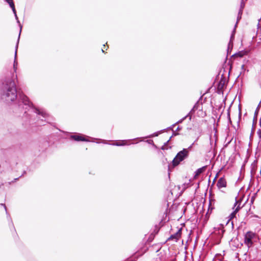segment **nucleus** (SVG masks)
<instances>
[{
    "label": "nucleus",
    "mask_w": 261,
    "mask_h": 261,
    "mask_svg": "<svg viewBox=\"0 0 261 261\" xmlns=\"http://www.w3.org/2000/svg\"><path fill=\"white\" fill-rule=\"evenodd\" d=\"M18 111L22 112L23 110V117L29 119L30 123H33V121L30 118V115L28 112H33L36 114L37 121L35 123L38 125H44L45 122H47L48 114L43 109H39L34 106L29 98L23 94L19 96L18 103L17 106Z\"/></svg>",
    "instance_id": "f257e3e1"
},
{
    "label": "nucleus",
    "mask_w": 261,
    "mask_h": 261,
    "mask_svg": "<svg viewBox=\"0 0 261 261\" xmlns=\"http://www.w3.org/2000/svg\"><path fill=\"white\" fill-rule=\"evenodd\" d=\"M15 80H17V75H13L12 78H6L3 82L1 89V97L7 103L14 101L17 97Z\"/></svg>",
    "instance_id": "f03ea898"
},
{
    "label": "nucleus",
    "mask_w": 261,
    "mask_h": 261,
    "mask_svg": "<svg viewBox=\"0 0 261 261\" xmlns=\"http://www.w3.org/2000/svg\"><path fill=\"white\" fill-rule=\"evenodd\" d=\"M189 153L188 149L186 148L179 151L172 161L173 166H177L181 162L187 159L189 156Z\"/></svg>",
    "instance_id": "7ed1b4c3"
},
{
    "label": "nucleus",
    "mask_w": 261,
    "mask_h": 261,
    "mask_svg": "<svg viewBox=\"0 0 261 261\" xmlns=\"http://www.w3.org/2000/svg\"><path fill=\"white\" fill-rule=\"evenodd\" d=\"M255 236V233L252 231H249L245 235L244 243L248 246H251L253 244L252 240Z\"/></svg>",
    "instance_id": "20e7f679"
},
{
    "label": "nucleus",
    "mask_w": 261,
    "mask_h": 261,
    "mask_svg": "<svg viewBox=\"0 0 261 261\" xmlns=\"http://www.w3.org/2000/svg\"><path fill=\"white\" fill-rule=\"evenodd\" d=\"M225 78L223 76V75H222L221 78L219 82H218L217 86V88L218 90H221L223 89L225 84Z\"/></svg>",
    "instance_id": "39448f33"
},
{
    "label": "nucleus",
    "mask_w": 261,
    "mask_h": 261,
    "mask_svg": "<svg viewBox=\"0 0 261 261\" xmlns=\"http://www.w3.org/2000/svg\"><path fill=\"white\" fill-rule=\"evenodd\" d=\"M181 233V229H179L178 230V231L174 234H172L170 238H169L168 240H175L176 241H177L179 238L180 237Z\"/></svg>",
    "instance_id": "423d86ee"
},
{
    "label": "nucleus",
    "mask_w": 261,
    "mask_h": 261,
    "mask_svg": "<svg viewBox=\"0 0 261 261\" xmlns=\"http://www.w3.org/2000/svg\"><path fill=\"white\" fill-rule=\"evenodd\" d=\"M71 138L73 139L74 140L76 141H89L88 140L86 139L83 136L81 135H74L71 136Z\"/></svg>",
    "instance_id": "0eeeda50"
},
{
    "label": "nucleus",
    "mask_w": 261,
    "mask_h": 261,
    "mask_svg": "<svg viewBox=\"0 0 261 261\" xmlns=\"http://www.w3.org/2000/svg\"><path fill=\"white\" fill-rule=\"evenodd\" d=\"M217 186L219 189L225 187L226 186V181L225 179L223 177L219 178L217 183Z\"/></svg>",
    "instance_id": "6e6552de"
},
{
    "label": "nucleus",
    "mask_w": 261,
    "mask_h": 261,
    "mask_svg": "<svg viewBox=\"0 0 261 261\" xmlns=\"http://www.w3.org/2000/svg\"><path fill=\"white\" fill-rule=\"evenodd\" d=\"M257 161H254L251 165V177H253V175L255 174L256 169H257Z\"/></svg>",
    "instance_id": "1a4fd4ad"
},
{
    "label": "nucleus",
    "mask_w": 261,
    "mask_h": 261,
    "mask_svg": "<svg viewBox=\"0 0 261 261\" xmlns=\"http://www.w3.org/2000/svg\"><path fill=\"white\" fill-rule=\"evenodd\" d=\"M235 32H236V30H235V28L234 29L233 32H232V33L230 36V41L228 44V48H227V54H228V50L229 49H230V48H232V40L234 39V33H235Z\"/></svg>",
    "instance_id": "9d476101"
},
{
    "label": "nucleus",
    "mask_w": 261,
    "mask_h": 261,
    "mask_svg": "<svg viewBox=\"0 0 261 261\" xmlns=\"http://www.w3.org/2000/svg\"><path fill=\"white\" fill-rule=\"evenodd\" d=\"M18 42H17V44H16V46L15 47V58H14V64H13V68H14V71L15 72H16V70H17V61H16V54H17V48H18Z\"/></svg>",
    "instance_id": "9b49d317"
},
{
    "label": "nucleus",
    "mask_w": 261,
    "mask_h": 261,
    "mask_svg": "<svg viewBox=\"0 0 261 261\" xmlns=\"http://www.w3.org/2000/svg\"><path fill=\"white\" fill-rule=\"evenodd\" d=\"M206 167V166H203L201 168H198L197 170H196V171L195 172L194 178H196L201 173L205 171Z\"/></svg>",
    "instance_id": "f8f14e48"
},
{
    "label": "nucleus",
    "mask_w": 261,
    "mask_h": 261,
    "mask_svg": "<svg viewBox=\"0 0 261 261\" xmlns=\"http://www.w3.org/2000/svg\"><path fill=\"white\" fill-rule=\"evenodd\" d=\"M245 2H244V0H242V2L241 3V4H240V10H239V15H241L242 13H243V9L245 7ZM241 17V16L239 17V16H238V20L240 19Z\"/></svg>",
    "instance_id": "ddd939ff"
},
{
    "label": "nucleus",
    "mask_w": 261,
    "mask_h": 261,
    "mask_svg": "<svg viewBox=\"0 0 261 261\" xmlns=\"http://www.w3.org/2000/svg\"><path fill=\"white\" fill-rule=\"evenodd\" d=\"M9 5L10 7L12 8L14 14H16V11L15 8L13 0H5Z\"/></svg>",
    "instance_id": "4468645a"
},
{
    "label": "nucleus",
    "mask_w": 261,
    "mask_h": 261,
    "mask_svg": "<svg viewBox=\"0 0 261 261\" xmlns=\"http://www.w3.org/2000/svg\"><path fill=\"white\" fill-rule=\"evenodd\" d=\"M215 230L214 232L217 233L221 236V237H222L225 230L221 227H218V228L215 227Z\"/></svg>",
    "instance_id": "2eb2a0df"
},
{
    "label": "nucleus",
    "mask_w": 261,
    "mask_h": 261,
    "mask_svg": "<svg viewBox=\"0 0 261 261\" xmlns=\"http://www.w3.org/2000/svg\"><path fill=\"white\" fill-rule=\"evenodd\" d=\"M240 207L239 205H238L235 209V210L232 212L229 217H230V219H231L232 218H233L235 216H236V215L237 214V213L239 211V210H240Z\"/></svg>",
    "instance_id": "dca6fc26"
},
{
    "label": "nucleus",
    "mask_w": 261,
    "mask_h": 261,
    "mask_svg": "<svg viewBox=\"0 0 261 261\" xmlns=\"http://www.w3.org/2000/svg\"><path fill=\"white\" fill-rule=\"evenodd\" d=\"M14 15H15V17L16 20H17V22L19 24V27H20V31H19V36H18V40H17L18 42H19V40L20 35V33H21V29H22V26L20 24V21L18 20V18L17 17V14H14Z\"/></svg>",
    "instance_id": "f3484780"
},
{
    "label": "nucleus",
    "mask_w": 261,
    "mask_h": 261,
    "mask_svg": "<svg viewBox=\"0 0 261 261\" xmlns=\"http://www.w3.org/2000/svg\"><path fill=\"white\" fill-rule=\"evenodd\" d=\"M127 141H128L127 140H123V141H122V143L117 142V143L113 144L112 145H116L117 146H124V145H128L127 144Z\"/></svg>",
    "instance_id": "a211bd4d"
},
{
    "label": "nucleus",
    "mask_w": 261,
    "mask_h": 261,
    "mask_svg": "<svg viewBox=\"0 0 261 261\" xmlns=\"http://www.w3.org/2000/svg\"><path fill=\"white\" fill-rule=\"evenodd\" d=\"M245 55L243 51H239L232 55V56H237L239 57H242Z\"/></svg>",
    "instance_id": "6ab92c4d"
},
{
    "label": "nucleus",
    "mask_w": 261,
    "mask_h": 261,
    "mask_svg": "<svg viewBox=\"0 0 261 261\" xmlns=\"http://www.w3.org/2000/svg\"><path fill=\"white\" fill-rule=\"evenodd\" d=\"M254 123H255V121H253V124H252V129H251V134H250V139H251L253 135V134H254V129H255V126H254Z\"/></svg>",
    "instance_id": "aec40b11"
},
{
    "label": "nucleus",
    "mask_w": 261,
    "mask_h": 261,
    "mask_svg": "<svg viewBox=\"0 0 261 261\" xmlns=\"http://www.w3.org/2000/svg\"><path fill=\"white\" fill-rule=\"evenodd\" d=\"M0 206H2V207H3V208H4L5 212H6V215L7 216V217H10V215L7 212V207L6 206V205L5 204H0Z\"/></svg>",
    "instance_id": "412c9836"
},
{
    "label": "nucleus",
    "mask_w": 261,
    "mask_h": 261,
    "mask_svg": "<svg viewBox=\"0 0 261 261\" xmlns=\"http://www.w3.org/2000/svg\"><path fill=\"white\" fill-rule=\"evenodd\" d=\"M257 135L258 139H259V141H258V143H259L261 142V129H258L257 130Z\"/></svg>",
    "instance_id": "4be33fe9"
},
{
    "label": "nucleus",
    "mask_w": 261,
    "mask_h": 261,
    "mask_svg": "<svg viewBox=\"0 0 261 261\" xmlns=\"http://www.w3.org/2000/svg\"><path fill=\"white\" fill-rule=\"evenodd\" d=\"M184 121V120H182V119L181 118V119H180L179 120L177 121L176 123H175L174 124H173V125H172L169 128H172L173 127H174L176 124H178V123H182V122Z\"/></svg>",
    "instance_id": "5701e85b"
},
{
    "label": "nucleus",
    "mask_w": 261,
    "mask_h": 261,
    "mask_svg": "<svg viewBox=\"0 0 261 261\" xmlns=\"http://www.w3.org/2000/svg\"><path fill=\"white\" fill-rule=\"evenodd\" d=\"M258 111H259V109H258V107H257L256 110H255V111L254 112L253 121H255V119H256L257 116V114H258Z\"/></svg>",
    "instance_id": "b1692460"
},
{
    "label": "nucleus",
    "mask_w": 261,
    "mask_h": 261,
    "mask_svg": "<svg viewBox=\"0 0 261 261\" xmlns=\"http://www.w3.org/2000/svg\"><path fill=\"white\" fill-rule=\"evenodd\" d=\"M2 173V171H1V166L0 165V174H1ZM3 185H4V184L3 182V181L0 180V189H3Z\"/></svg>",
    "instance_id": "393cba45"
},
{
    "label": "nucleus",
    "mask_w": 261,
    "mask_h": 261,
    "mask_svg": "<svg viewBox=\"0 0 261 261\" xmlns=\"http://www.w3.org/2000/svg\"><path fill=\"white\" fill-rule=\"evenodd\" d=\"M188 117L189 118V120H191L192 116H191V115H190V113H188L187 115H186L185 117L182 118V119L184 121L187 118H188Z\"/></svg>",
    "instance_id": "a878e982"
},
{
    "label": "nucleus",
    "mask_w": 261,
    "mask_h": 261,
    "mask_svg": "<svg viewBox=\"0 0 261 261\" xmlns=\"http://www.w3.org/2000/svg\"><path fill=\"white\" fill-rule=\"evenodd\" d=\"M198 107H199V103H198V102L197 101L194 106L193 107V109L196 110L198 109Z\"/></svg>",
    "instance_id": "bb28decb"
},
{
    "label": "nucleus",
    "mask_w": 261,
    "mask_h": 261,
    "mask_svg": "<svg viewBox=\"0 0 261 261\" xmlns=\"http://www.w3.org/2000/svg\"><path fill=\"white\" fill-rule=\"evenodd\" d=\"M195 111V110L193 109V108H192V109L190 111V112L189 113H190V115H191V114L192 113H194Z\"/></svg>",
    "instance_id": "cd10ccee"
},
{
    "label": "nucleus",
    "mask_w": 261,
    "mask_h": 261,
    "mask_svg": "<svg viewBox=\"0 0 261 261\" xmlns=\"http://www.w3.org/2000/svg\"><path fill=\"white\" fill-rule=\"evenodd\" d=\"M194 144H195V142H193V143H192V144H191V145H190V146L187 148V149H188V151H189V150H190V149L192 148V147L193 145Z\"/></svg>",
    "instance_id": "c85d7f7f"
},
{
    "label": "nucleus",
    "mask_w": 261,
    "mask_h": 261,
    "mask_svg": "<svg viewBox=\"0 0 261 261\" xmlns=\"http://www.w3.org/2000/svg\"><path fill=\"white\" fill-rule=\"evenodd\" d=\"M254 197H255V195L251 197V203H252L253 202V201L254 200V198H255Z\"/></svg>",
    "instance_id": "c756f323"
},
{
    "label": "nucleus",
    "mask_w": 261,
    "mask_h": 261,
    "mask_svg": "<svg viewBox=\"0 0 261 261\" xmlns=\"http://www.w3.org/2000/svg\"><path fill=\"white\" fill-rule=\"evenodd\" d=\"M159 135V133L157 132V133H154L152 135H151V136H158Z\"/></svg>",
    "instance_id": "7c9ffc66"
},
{
    "label": "nucleus",
    "mask_w": 261,
    "mask_h": 261,
    "mask_svg": "<svg viewBox=\"0 0 261 261\" xmlns=\"http://www.w3.org/2000/svg\"><path fill=\"white\" fill-rule=\"evenodd\" d=\"M176 131H173V135H172L173 136H176V135H178V133H176Z\"/></svg>",
    "instance_id": "2f4dec72"
},
{
    "label": "nucleus",
    "mask_w": 261,
    "mask_h": 261,
    "mask_svg": "<svg viewBox=\"0 0 261 261\" xmlns=\"http://www.w3.org/2000/svg\"><path fill=\"white\" fill-rule=\"evenodd\" d=\"M181 129V127H180L179 126H178L177 127V128L176 129L175 131H178V130H180Z\"/></svg>",
    "instance_id": "473e14b6"
},
{
    "label": "nucleus",
    "mask_w": 261,
    "mask_h": 261,
    "mask_svg": "<svg viewBox=\"0 0 261 261\" xmlns=\"http://www.w3.org/2000/svg\"><path fill=\"white\" fill-rule=\"evenodd\" d=\"M258 235L261 239V229L258 231Z\"/></svg>",
    "instance_id": "72a5a7b5"
},
{
    "label": "nucleus",
    "mask_w": 261,
    "mask_h": 261,
    "mask_svg": "<svg viewBox=\"0 0 261 261\" xmlns=\"http://www.w3.org/2000/svg\"><path fill=\"white\" fill-rule=\"evenodd\" d=\"M244 68H245V65H242V66H241V68L242 70L244 69Z\"/></svg>",
    "instance_id": "f704fd0d"
},
{
    "label": "nucleus",
    "mask_w": 261,
    "mask_h": 261,
    "mask_svg": "<svg viewBox=\"0 0 261 261\" xmlns=\"http://www.w3.org/2000/svg\"><path fill=\"white\" fill-rule=\"evenodd\" d=\"M147 142H148V143H150V142H153L152 140H147L146 141Z\"/></svg>",
    "instance_id": "c9c22d12"
},
{
    "label": "nucleus",
    "mask_w": 261,
    "mask_h": 261,
    "mask_svg": "<svg viewBox=\"0 0 261 261\" xmlns=\"http://www.w3.org/2000/svg\"><path fill=\"white\" fill-rule=\"evenodd\" d=\"M171 137L170 138L169 140H167V141L165 143V145H166L167 143H168V142L170 141Z\"/></svg>",
    "instance_id": "e433bc0d"
},
{
    "label": "nucleus",
    "mask_w": 261,
    "mask_h": 261,
    "mask_svg": "<svg viewBox=\"0 0 261 261\" xmlns=\"http://www.w3.org/2000/svg\"><path fill=\"white\" fill-rule=\"evenodd\" d=\"M237 201H236L235 203L234 204V207H235L236 206V205L237 204Z\"/></svg>",
    "instance_id": "4c0bfd02"
},
{
    "label": "nucleus",
    "mask_w": 261,
    "mask_h": 261,
    "mask_svg": "<svg viewBox=\"0 0 261 261\" xmlns=\"http://www.w3.org/2000/svg\"><path fill=\"white\" fill-rule=\"evenodd\" d=\"M260 103H261V101H260V102L259 103V104H258V106H257V107H258V109H259V106H260Z\"/></svg>",
    "instance_id": "58836bf2"
},
{
    "label": "nucleus",
    "mask_w": 261,
    "mask_h": 261,
    "mask_svg": "<svg viewBox=\"0 0 261 261\" xmlns=\"http://www.w3.org/2000/svg\"><path fill=\"white\" fill-rule=\"evenodd\" d=\"M161 149H162V150H164V149H165L164 146H163L162 147Z\"/></svg>",
    "instance_id": "ea45409f"
},
{
    "label": "nucleus",
    "mask_w": 261,
    "mask_h": 261,
    "mask_svg": "<svg viewBox=\"0 0 261 261\" xmlns=\"http://www.w3.org/2000/svg\"><path fill=\"white\" fill-rule=\"evenodd\" d=\"M198 139H199V137H198V138L196 139V140L194 141V142H195H195H196L198 140Z\"/></svg>",
    "instance_id": "a19ab883"
},
{
    "label": "nucleus",
    "mask_w": 261,
    "mask_h": 261,
    "mask_svg": "<svg viewBox=\"0 0 261 261\" xmlns=\"http://www.w3.org/2000/svg\"><path fill=\"white\" fill-rule=\"evenodd\" d=\"M186 257H187V256H185V259H184V261H187V260H186Z\"/></svg>",
    "instance_id": "79ce46f5"
},
{
    "label": "nucleus",
    "mask_w": 261,
    "mask_h": 261,
    "mask_svg": "<svg viewBox=\"0 0 261 261\" xmlns=\"http://www.w3.org/2000/svg\"><path fill=\"white\" fill-rule=\"evenodd\" d=\"M103 53L104 52V50L103 49H101Z\"/></svg>",
    "instance_id": "37998d69"
},
{
    "label": "nucleus",
    "mask_w": 261,
    "mask_h": 261,
    "mask_svg": "<svg viewBox=\"0 0 261 261\" xmlns=\"http://www.w3.org/2000/svg\"><path fill=\"white\" fill-rule=\"evenodd\" d=\"M17 179H18V178H15L14 180H17Z\"/></svg>",
    "instance_id": "c03bdc74"
}]
</instances>
